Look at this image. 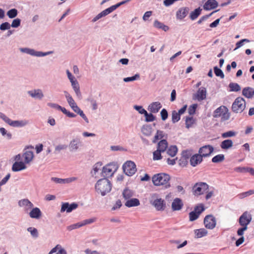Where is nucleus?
Masks as SVG:
<instances>
[{
    "instance_id": "obj_1",
    "label": "nucleus",
    "mask_w": 254,
    "mask_h": 254,
    "mask_svg": "<svg viewBox=\"0 0 254 254\" xmlns=\"http://www.w3.org/2000/svg\"><path fill=\"white\" fill-rule=\"evenodd\" d=\"M153 184L156 186H162L164 189L170 187V177L165 173H159L153 175L152 178Z\"/></svg>"
},
{
    "instance_id": "obj_2",
    "label": "nucleus",
    "mask_w": 254,
    "mask_h": 254,
    "mask_svg": "<svg viewBox=\"0 0 254 254\" xmlns=\"http://www.w3.org/2000/svg\"><path fill=\"white\" fill-rule=\"evenodd\" d=\"M252 219V215L248 211L244 212L240 217L239 223L242 227L239 229L237 231V235L238 236H243L244 231L248 229V225L250 223Z\"/></svg>"
},
{
    "instance_id": "obj_3",
    "label": "nucleus",
    "mask_w": 254,
    "mask_h": 254,
    "mask_svg": "<svg viewBox=\"0 0 254 254\" xmlns=\"http://www.w3.org/2000/svg\"><path fill=\"white\" fill-rule=\"evenodd\" d=\"M95 189L98 193L105 195L111 190V184L107 179H102L98 181L95 185Z\"/></svg>"
},
{
    "instance_id": "obj_4",
    "label": "nucleus",
    "mask_w": 254,
    "mask_h": 254,
    "mask_svg": "<svg viewBox=\"0 0 254 254\" xmlns=\"http://www.w3.org/2000/svg\"><path fill=\"white\" fill-rule=\"evenodd\" d=\"M214 118H221L222 121L228 120L230 117L228 109L225 106H221L217 108L213 112Z\"/></svg>"
},
{
    "instance_id": "obj_5",
    "label": "nucleus",
    "mask_w": 254,
    "mask_h": 254,
    "mask_svg": "<svg viewBox=\"0 0 254 254\" xmlns=\"http://www.w3.org/2000/svg\"><path fill=\"white\" fill-rule=\"evenodd\" d=\"M246 108V101L241 97H237L233 103L232 111L235 113H241Z\"/></svg>"
},
{
    "instance_id": "obj_6",
    "label": "nucleus",
    "mask_w": 254,
    "mask_h": 254,
    "mask_svg": "<svg viewBox=\"0 0 254 254\" xmlns=\"http://www.w3.org/2000/svg\"><path fill=\"white\" fill-rule=\"evenodd\" d=\"M208 185L203 182L196 183L192 187V192L195 195L203 194L208 190Z\"/></svg>"
},
{
    "instance_id": "obj_7",
    "label": "nucleus",
    "mask_w": 254,
    "mask_h": 254,
    "mask_svg": "<svg viewBox=\"0 0 254 254\" xmlns=\"http://www.w3.org/2000/svg\"><path fill=\"white\" fill-rule=\"evenodd\" d=\"M123 169L124 173L129 176H131L136 172V165L131 161H127L124 164Z\"/></svg>"
},
{
    "instance_id": "obj_8",
    "label": "nucleus",
    "mask_w": 254,
    "mask_h": 254,
    "mask_svg": "<svg viewBox=\"0 0 254 254\" xmlns=\"http://www.w3.org/2000/svg\"><path fill=\"white\" fill-rule=\"evenodd\" d=\"M203 224L206 229L212 230L216 225V219L212 215L205 216L203 220Z\"/></svg>"
},
{
    "instance_id": "obj_9",
    "label": "nucleus",
    "mask_w": 254,
    "mask_h": 254,
    "mask_svg": "<svg viewBox=\"0 0 254 254\" xmlns=\"http://www.w3.org/2000/svg\"><path fill=\"white\" fill-rule=\"evenodd\" d=\"M214 148L212 146L207 145L200 147L198 150V153L203 157L209 156L213 152Z\"/></svg>"
},
{
    "instance_id": "obj_10",
    "label": "nucleus",
    "mask_w": 254,
    "mask_h": 254,
    "mask_svg": "<svg viewBox=\"0 0 254 254\" xmlns=\"http://www.w3.org/2000/svg\"><path fill=\"white\" fill-rule=\"evenodd\" d=\"M150 203L157 211H163L166 208L165 202L164 200L161 198H156L154 200H151Z\"/></svg>"
},
{
    "instance_id": "obj_11",
    "label": "nucleus",
    "mask_w": 254,
    "mask_h": 254,
    "mask_svg": "<svg viewBox=\"0 0 254 254\" xmlns=\"http://www.w3.org/2000/svg\"><path fill=\"white\" fill-rule=\"evenodd\" d=\"M206 90L205 88L201 87L199 88L197 92L193 95V99L202 101L206 98Z\"/></svg>"
},
{
    "instance_id": "obj_12",
    "label": "nucleus",
    "mask_w": 254,
    "mask_h": 254,
    "mask_svg": "<svg viewBox=\"0 0 254 254\" xmlns=\"http://www.w3.org/2000/svg\"><path fill=\"white\" fill-rule=\"evenodd\" d=\"M203 160V158L199 153L193 155L190 158V164L192 167H195L200 164Z\"/></svg>"
},
{
    "instance_id": "obj_13",
    "label": "nucleus",
    "mask_w": 254,
    "mask_h": 254,
    "mask_svg": "<svg viewBox=\"0 0 254 254\" xmlns=\"http://www.w3.org/2000/svg\"><path fill=\"white\" fill-rule=\"evenodd\" d=\"M184 205L182 200L179 198H175L171 205L173 211H179L182 209Z\"/></svg>"
},
{
    "instance_id": "obj_14",
    "label": "nucleus",
    "mask_w": 254,
    "mask_h": 254,
    "mask_svg": "<svg viewBox=\"0 0 254 254\" xmlns=\"http://www.w3.org/2000/svg\"><path fill=\"white\" fill-rule=\"evenodd\" d=\"M189 8L188 7H182L179 9L176 12V18L179 20H182L188 15Z\"/></svg>"
},
{
    "instance_id": "obj_15",
    "label": "nucleus",
    "mask_w": 254,
    "mask_h": 254,
    "mask_svg": "<svg viewBox=\"0 0 254 254\" xmlns=\"http://www.w3.org/2000/svg\"><path fill=\"white\" fill-rule=\"evenodd\" d=\"M115 165L113 164H109L104 166L102 170V172L106 176H110L114 173L116 170Z\"/></svg>"
},
{
    "instance_id": "obj_16",
    "label": "nucleus",
    "mask_w": 254,
    "mask_h": 254,
    "mask_svg": "<svg viewBox=\"0 0 254 254\" xmlns=\"http://www.w3.org/2000/svg\"><path fill=\"white\" fill-rule=\"evenodd\" d=\"M25 163V162L21 161H16L12 165V171L18 172L25 169L26 168V166Z\"/></svg>"
},
{
    "instance_id": "obj_17",
    "label": "nucleus",
    "mask_w": 254,
    "mask_h": 254,
    "mask_svg": "<svg viewBox=\"0 0 254 254\" xmlns=\"http://www.w3.org/2000/svg\"><path fill=\"white\" fill-rule=\"evenodd\" d=\"M161 107L162 105L159 102H154L149 105L148 110L152 113H157Z\"/></svg>"
},
{
    "instance_id": "obj_18",
    "label": "nucleus",
    "mask_w": 254,
    "mask_h": 254,
    "mask_svg": "<svg viewBox=\"0 0 254 254\" xmlns=\"http://www.w3.org/2000/svg\"><path fill=\"white\" fill-rule=\"evenodd\" d=\"M217 6L218 2L216 0H207L203 5V8L205 10H209L215 8Z\"/></svg>"
},
{
    "instance_id": "obj_19",
    "label": "nucleus",
    "mask_w": 254,
    "mask_h": 254,
    "mask_svg": "<svg viewBox=\"0 0 254 254\" xmlns=\"http://www.w3.org/2000/svg\"><path fill=\"white\" fill-rule=\"evenodd\" d=\"M19 205L21 207H24L26 210H28L33 207V203L28 199H23L18 202Z\"/></svg>"
},
{
    "instance_id": "obj_20",
    "label": "nucleus",
    "mask_w": 254,
    "mask_h": 254,
    "mask_svg": "<svg viewBox=\"0 0 254 254\" xmlns=\"http://www.w3.org/2000/svg\"><path fill=\"white\" fill-rule=\"evenodd\" d=\"M242 94L247 98H252L254 96V89L250 87L243 89Z\"/></svg>"
},
{
    "instance_id": "obj_21",
    "label": "nucleus",
    "mask_w": 254,
    "mask_h": 254,
    "mask_svg": "<svg viewBox=\"0 0 254 254\" xmlns=\"http://www.w3.org/2000/svg\"><path fill=\"white\" fill-rule=\"evenodd\" d=\"M125 205L128 207L137 206L140 205V201L137 198H129L127 200Z\"/></svg>"
},
{
    "instance_id": "obj_22",
    "label": "nucleus",
    "mask_w": 254,
    "mask_h": 254,
    "mask_svg": "<svg viewBox=\"0 0 254 254\" xmlns=\"http://www.w3.org/2000/svg\"><path fill=\"white\" fill-rule=\"evenodd\" d=\"M41 215L42 212L38 207L33 208L29 212V216L32 218L39 219Z\"/></svg>"
},
{
    "instance_id": "obj_23",
    "label": "nucleus",
    "mask_w": 254,
    "mask_h": 254,
    "mask_svg": "<svg viewBox=\"0 0 254 254\" xmlns=\"http://www.w3.org/2000/svg\"><path fill=\"white\" fill-rule=\"evenodd\" d=\"M21 51L23 52H26L28 54H29L31 55L36 56L37 57L46 56V55H48V54L52 53V52H48L47 53H43L40 52H35L33 50H31V49H27V48L22 49H21Z\"/></svg>"
},
{
    "instance_id": "obj_24",
    "label": "nucleus",
    "mask_w": 254,
    "mask_h": 254,
    "mask_svg": "<svg viewBox=\"0 0 254 254\" xmlns=\"http://www.w3.org/2000/svg\"><path fill=\"white\" fill-rule=\"evenodd\" d=\"M28 122L26 120L12 121L11 120L9 125L13 127H22L28 124Z\"/></svg>"
},
{
    "instance_id": "obj_25",
    "label": "nucleus",
    "mask_w": 254,
    "mask_h": 254,
    "mask_svg": "<svg viewBox=\"0 0 254 254\" xmlns=\"http://www.w3.org/2000/svg\"><path fill=\"white\" fill-rule=\"evenodd\" d=\"M23 157L24 159V162L25 163H29L33 159V152L32 151L27 150L24 153Z\"/></svg>"
},
{
    "instance_id": "obj_26",
    "label": "nucleus",
    "mask_w": 254,
    "mask_h": 254,
    "mask_svg": "<svg viewBox=\"0 0 254 254\" xmlns=\"http://www.w3.org/2000/svg\"><path fill=\"white\" fill-rule=\"evenodd\" d=\"M195 237L196 238H200L206 236L208 234V231L204 228H200L194 230Z\"/></svg>"
},
{
    "instance_id": "obj_27",
    "label": "nucleus",
    "mask_w": 254,
    "mask_h": 254,
    "mask_svg": "<svg viewBox=\"0 0 254 254\" xmlns=\"http://www.w3.org/2000/svg\"><path fill=\"white\" fill-rule=\"evenodd\" d=\"M28 94L32 97L38 99H42L43 97V94L40 89H37L29 91L28 92Z\"/></svg>"
},
{
    "instance_id": "obj_28",
    "label": "nucleus",
    "mask_w": 254,
    "mask_h": 254,
    "mask_svg": "<svg viewBox=\"0 0 254 254\" xmlns=\"http://www.w3.org/2000/svg\"><path fill=\"white\" fill-rule=\"evenodd\" d=\"M189 157V153L188 151H184L183 153V156L179 160V165L182 167L186 166L188 164L187 159Z\"/></svg>"
},
{
    "instance_id": "obj_29",
    "label": "nucleus",
    "mask_w": 254,
    "mask_h": 254,
    "mask_svg": "<svg viewBox=\"0 0 254 254\" xmlns=\"http://www.w3.org/2000/svg\"><path fill=\"white\" fill-rule=\"evenodd\" d=\"M168 147V142L165 139H162L159 142L157 145V149L162 152H164Z\"/></svg>"
},
{
    "instance_id": "obj_30",
    "label": "nucleus",
    "mask_w": 254,
    "mask_h": 254,
    "mask_svg": "<svg viewBox=\"0 0 254 254\" xmlns=\"http://www.w3.org/2000/svg\"><path fill=\"white\" fill-rule=\"evenodd\" d=\"M201 10L200 7H198L191 11L190 14V19L192 20L196 19L201 14Z\"/></svg>"
},
{
    "instance_id": "obj_31",
    "label": "nucleus",
    "mask_w": 254,
    "mask_h": 254,
    "mask_svg": "<svg viewBox=\"0 0 254 254\" xmlns=\"http://www.w3.org/2000/svg\"><path fill=\"white\" fill-rule=\"evenodd\" d=\"M233 146V142L231 139H226L223 141L220 144V147L223 149H228Z\"/></svg>"
},
{
    "instance_id": "obj_32",
    "label": "nucleus",
    "mask_w": 254,
    "mask_h": 254,
    "mask_svg": "<svg viewBox=\"0 0 254 254\" xmlns=\"http://www.w3.org/2000/svg\"><path fill=\"white\" fill-rule=\"evenodd\" d=\"M178 152V148L176 145H172L167 150V153L171 157L176 156Z\"/></svg>"
},
{
    "instance_id": "obj_33",
    "label": "nucleus",
    "mask_w": 254,
    "mask_h": 254,
    "mask_svg": "<svg viewBox=\"0 0 254 254\" xmlns=\"http://www.w3.org/2000/svg\"><path fill=\"white\" fill-rule=\"evenodd\" d=\"M133 195V191L128 188H126L123 192V196L126 200L130 198Z\"/></svg>"
},
{
    "instance_id": "obj_34",
    "label": "nucleus",
    "mask_w": 254,
    "mask_h": 254,
    "mask_svg": "<svg viewBox=\"0 0 254 254\" xmlns=\"http://www.w3.org/2000/svg\"><path fill=\"white\" fill-rule=\"evenodd\" d=\"M154 26L157 28L162 29L165 31H166L169 29L168 26L165 25L163 23L159 22L157 20L154 21Z\"/></svg>"
},
{
    "instance_id": "obj_35",
    "label": "nucleus",
    "mask_w": 254,
    "mask_h": 254,
    "mask_svg": "<svg viewBox=\"0 0 254 254\" xmlns=\"http://www.w3.org/2000/svg\"><path fill=\"white\" fill-rule=\"evenodd\" d=\"M65 98L69 106L71 107L76 103L71 96L66 91L64 92Z\"/></svg>"
},
{
    "instance_id": "obj_36",
    "label": "nucleus",
    "mask_w": 254,
    "mask_h": 254,
    "mask_svg": "<svg viewBox=\"0 0 254 254\" xmlns=\"http://www.w3.org/2000/svg\"><path fill=\"white\" fill-rule=\"evenodd\" d=\"M71 85L75 93L77 96H80V92L79 89V86L78 82L75 80L71 82Z\"/></svg>"
},
{
    "instance_id": "obj_37",
    "label": "nucleus",
    "mask_w": 254,
    "mask_h": 254,
    "mask_svg": "<svg viewBox=\"0 0 254 254\" xmlns=\"http://www.w3.org/2000/svg\"><path fill=\"white\" fill-rule=\"evenodd\" d=\"M225 157L223 154H218L212 158V162L213 163H217L223 161Z\"/></svg>"
},
{
    "instance_id": "obj_38",
    "label": "nucleus",
    "mask_w": 254,
    "mask_h": 254,
    "mask_svg": "<svg viewBox=\"0 0 254 254\" xmlns=\"http://www.w3.org/2000/svg\"><path fill=\"white\" fill-rule=\"evenodd\" d=\"M230 91L237 92L241 90L240 85L237 83H230L229 85Z\"/></svg>"
},
{
    "instance_id": "obj_39",
    "label": "nucleus",
    "mask_w": 254,
    "mask_h": 254,
    "mask_svg": "<svg viewBox=\"0 0 254 254\" xmlns=\"http://www.w3.org/2000/svg\"><path fill=\"white\" fill-rule=\"evenodd\" d=\"M253 194H254V190H250L249 191L239 193L238 194L237 197L240 199H243Z\"/></svg>"
},
{
    "instance_id": "obj_40",
    "label": "nucleus",
    "mask_w": 254,
    "mask_h": 254,
    "mask_svg": "<svg viewBox=\"0 0 254 254\" xmlns=\"http://www.w3.org/2000/svg\"><path fill=\"white\" fill-rule=\"evenodd\" d=\"M180 114L176 111H173L172 113V121L173 123L178 122L180 120Z\"/></svg>"
},
{
    "instance_id": "obj_41",
    "label": "nucleus",
    "mask_w": 254,
    "mask_h": 254,
    "mask_svg": "<svg viewBox=\"0 0 254 254\" xmlns=\"http://www.w3.org/2000/svg\"><path fill=\"white\" fill-rule=\"evenodd\" d=\"M164 136V133L163 131L158 130L154 136V139L152 141L153 143L156 142L159 139H161Z\"/></svg>"
},
{
    "instance_id": "obj_42",
    "label": "nucleus",
    "mask_w": 254,
    "mask_h": 254,
    "mask_svg": "<svg viewBox=\"0 0 254 254\" xmlns=\"http://www.w3.org/2000/svg\"><path fill=\"white\" fill-rule=\"evenodd\" d=\"M195 123V120L192 117H187L186 119V126L188 128L191 127Z\"/></svg>"
},
{
    "instance_id": "obj_43",
    "label": "nucleus",
    "mask_w": 254,
    "mask_h": 254,
    "mask_svg": "<svg viewBox=\"0 0 254 254\" xmlns=\"http://www.w3.org/2000/svg\"><path fill=\"white\" fill-rule=\"evenodd\" d=\"M161 153L162 152L157 149L153 153V159L154 160H158L162 159Z\"/></svg>"
},
{
    "instance_id": "obj_44",
    "label": "nucleus",
    "mask_w": 254,
    "mask_h": 254,
    "mask_svg": "<svg viewBox=\"0 0 254 254\" xmlns=\"http://www.w3.org/2000/svg\"><path fill=\"white\" fill-rule=\"evenodd\" d=\"M237 133L233 130H230L225 132H224L222 134L221 136L225 138L232 136H235L236 135Z\"/></svg>"
},
{
    "instance_id": "obj_45",
    "label": "nucleus",
    "mask_w": 254,
    "mask_h": 254,
    "mask_svg": "<svg viewBox=\"0 0 254 254\" xmlns=\"http://www.w3.org/2000/svg\"><path fill=\"white\" fill-rule=\"evenodd\" d=\"M144 116L145 117V121L147 122H153L155 120V116L151 113L148 114L147 112H145Z\"/></svg>"
},
{
    "instance_id": "obj_46",
    "label": "nucleus",
    "mask_w": 254,
    "mask_h": 254,
    "mask_svg": "<svg viewBox=\"0 0 254 254\" xmlns=\"http://www.w3.org/2000/svg\"><path fill=\"white\" fill-rule=\"evenodd\" d=\"M7 15L10 18H14L17 15V10L15 8L11 9L7 11Z\"/></svg>"
},
{
    "instance_id": "obj_47",
    "label": "nucleus",
    "mask_w": 254,
    "mask_h": 254,
    "mask_svg": "<svg viewBox=\"0 0 254 254\" xmlns=\"http://www.w3.org/2000/svg\"><path fill=\"white\" fill-rule=\"evenodd\" d=\"M199 216V215H198L196 212H194V211H191L189 213V220L190 221H193L195 220H196Z\"/></svg>"
},
{
    "instance_id": "obj_48",
    "label": "nucleus",
    "mask_w": 254,
    "mask_h": 254,
    "mask_svg": "<svg viewBox=\"0 0 254 254\" xmlns=\"http://www.w3.org/2000/svg\"><path fill=\"white\" fill-rule=\"evenodd\" d=\"M204 210V208L202 204H200L196 206L194 208V211L196 212L198 215L200 214Z\"/></svg>"
},
{
    "instance_id": "obj_49",
    "label": "nucleus",
    "mask_w": 254,
    "mask_h": 254,
    "mask_svg": "<svg viewBox=\"0 0 254 254\" xmlns=\"http://www.w3.org/2000/svg\"><path fill=\"white\" fill-rule=\"evenodd\" d=\"M214 71L215 75L217 76H219L221 78H224V74L220 69L218 68L217 66L214 67Z\"/></svg>"
},
{
    "instance_id": "obj_50",
    "label": "nucleus",
    "mask_w": 254,
    "mask_h": 254,
    "mask_svg": "<svg viewBox=\"0 0 254 254\" xmlns=\"http://www.w3.org/2000/svg\"><path fill=\"white\" fill-rule=\"evenodd\" d=\"M27 231L30 232L31 235L37 238L38 236V232L37 229L32 227H29L27 229Z\"/></svg>"
},
{
    "instance_id": "obj_51",
    "label": "nucleus",
    "mask_w": 254,
    "mask_h": 254,
    "mask_svg": "<svg viewBox=\"0 0 254 254\" xmlns=\"http://www.w3.org/2000/svg\"><path fill=\"white\" fill-rule=\"evenodd\" d=\"M151 128L149 127H144L142 128V133L146 135H149L151 134Z\"/></svg>"
},
{
    "instance_id": "obj_52",
    "label": "nucleus",
    "mask_w": 254,
    "mask_h": 254,
    "mask_svg": "<svg viewBox=\"0 0 254 254\" xmlns=\"http://www.w3.org/2000/svg\"><path fill=\"white\" fill-rule=\"evenodd\" d=\"M161 119L163 121H165L168 117V114L165 109H163L160 112Z\"/></svg>"
},
{
    "instance_id": "obj_53",
    "label": "nucleus",
    "mask_w": 254,
    "mask_h": 254,
    "mask_svg": "<svg viewBox=\"0 0 254 254\" xmlns=\"http://www.w3.org/2000/svg\"><path fill=\"white\" fill-rule=\"evenodd\" d=\"M197 107V105L196 104L191 105L189 108L188 112L189 114L191 115H193L195 112V110L196 109Z\"/></svg>"
},
{
    "instance_id": "obj_54",
    "label": "nucleus",
    "mask_w": 254,
    "mask_h": 254,
    "mask_svg": "<svg viewBox=\"0 0 254 254\" xmlns=\"http://www.w3.org/2000/svg\"><path fill=\"white\" fill-rule=\"evenodd\" d=\"M102 166V163L101 162H97V163H96L94 167H93V172H94V173L95 174L97 172H98V171L100 169V168H101Z\"/></svg>"
},
{
    "instance_id": "obj_55",
    "label": "nucleus",
    "mask_w": 254,
    "mask_h": 254,
    "mask_svg": "<svg viewBox=\"0 0 254 254\" xmlns=\"http://www.w3.org/2000/svg\"><path fill=\"white\" fill-rule=\"evenodd\" d=\"M10 25L7 22L2 23L0 25V29L1 30H5L9 29L10 28Z\"/></svg>"
},
{
    "instance_id": "obj_56",
    "label": "nucleus",
    "mask_w": 254,
    "mask_h": 254,
    "mask_svg": "<svg viewBox=\"0 0 254 254\" xmlns=\"http://www.w3.org/2000/svg\"><path fill=\"white\" fill-rule=\"evenodd\" d=\"M244 42L248 43L250 42V40L248 39H244L238 42L236 44V47L235 49H237L242 47L243 45V43Z\"/></svg>"
},
{
    "instance_id": "obj_57",
    "label": "nucleus",
    "mask_w": 254,
    "mask_h": 254,
    "mask_svg": "<svg viewBox=\"0 0 254 254\" xmlns=\"http://www.w3.org/2000/svg\"><path fill=\"white\" fill-rule=\"evenodd\" d=\"M217 10H216V11H214L213 12H212L211 13H210L208 15H204V16H202L199 19V20L197 21V23L198 24H200L201 23V22L206 20L207 18H208L209 17H210V16H211L214 13H215V12H216Z\"/></svg>"
},
{
    "instance_id": "obj_58",
    "label": "nucleus",
    "mask_w": 254,
    "mask_h": 254,
    "mask_svg": "<svg viewBox=\"0 0 254 254\" xmlns=\"http://www.w3.org/2000/svg\"><path fill=\"white\" fill-rule=\"evenodd\" d=\"M20 20L18 18H16L13 20L11 26L12 27L16 28V27H18L20 25Z\"/></svg>"
},
{
    "instance_id": "obj_59",
    "label": "nucleus",
    "mask_w": 254,
    "mask_h": 254,
    "mask_svg": "<svg viewBox=\"0 0 254 254\" xmlns=\"http://www.w3.org/2000/svg\"><path fill=\"white\" fill-rule=\"evenodd\" d=\"M95 221H96V218H91V219L84 220L83 221H82L81 223H82V224H83V226L86 224H91V223L95 222Z\"/></svg>"
},
{
    "instance_id": "obj_60",
    "label": "nucleus",
    "mask_w": 254,
    "mask_h": 254,
    "mask_svg": "<svg viewBox=\"0 0 254 254\" xmlns=\"http://www.w3.org/2000/svg\"><path fill=\"white\" fill-rule=\"evenodd\" d=\"M95 221H96V218H91V219L84 220L83 221H82L81 223H82V224H83V226L86 224H91V223L95 222Z\"/></svg>"
},
{
    "instance_id": "obj_61",
    "label": "nucleus",
    "mask_w": 254,
    "mask_h": 254,
    "mask_svg": "<svg viewBox=\"0 0 254 254\" xmlns=\"http://www.w3.org/2000/svg\"><path fill=\"white\" fill-rule=\"evenodd\" d=\"M134 108L141 114H145V112H147L142 106H135Z\"/></svg>"
},
{
    "instance_id": "obj_62",
    "label": "nucleus",
    "mask_w": 254,
    "mask_h": 254,
    "mask_svg": "<svg viewBox=\"0 0 254 254\" xmlns=\"http://www.w3.org/2000/svg\"><path fill=\"white\" fill-rule=\"evenodd\" d=\"M78 206V205L75 203H72L70 205L69 204V208L67 210V212L69 213L71 212L73 210L76 209Z\"/></svg>"
},
{
    "instance_id": "obj_63",
    "label": "nucleus",
    "mask_w": 254,
    "mask_h": 254,
    "mask_svg": "<svg viewBox=\"0 0 254 254\" xmlns=\"http://www.w3.org/2000/svg\"><path fill=\"white\" fill-rule=\"evenodd\" d=\"M0 117L5 122H6L7 124L9 125L10 121V120L9 118H8L7 116H6L4 114L2 113H0Z\"/></svg>"
},
{
    "instance_id": "obj_64",
    "label": "nucleus",
    "mask_w": 254,
    "mask_h": 254,
    "mask_svg": "<svg viewBox=\"0 0 254 254\" xmlns=\"http://www.w3.org/2000/svg\"><path fill=\"white\" fill-rule=\"evenodd\" d=\"M78 143L76 141L73 140L70 143V148L71 150H76L78 148Z\"/></svg>"
}]
</instances>
